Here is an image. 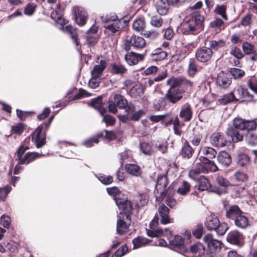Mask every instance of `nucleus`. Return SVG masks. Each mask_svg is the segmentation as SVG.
Wrapping results in <instances>:
<instances>
[{
  "label": "nucleus",
  "instance_id": "56",
  "mask_svg": "<svg viewBox=\"0 0 257 257\" xmlns=\"http://www.w3.org/2000/svg\"><path fill=\"white\" fill-rule=\"evenodd\" d=\"M233 178L238 182H243L246 181L248 177L245 173L238 171L234 174Z\"/></svg>",
  "mask_w": 257,
  "mask_h": 257
},
{
  "label": "nucleus",
  "instance_id": "7",
  "mask_svg": "<svg viewBox=\"0 0 257 257\" xmlns=\"http://www.w3.org/2000/svg\"><path fill=\"white\" fill-rule=\"evenodd\" d=\"M145 45L146 41L143 38L132 35L127 39L125 45V49L126 51H129L131 46L136 49H141L144 48Z\"/></svg>",
  "mask_w": 257,
  "mask_h": 257
},
{
  "label": "nucleus",
  "instance_id": "35",
  "mask_svg": "<svg viewBox=\"0 0 257 257\" xmlns=\"http://www.w3.org/2000/svg\"><path fill=\"white\" fill-rule=\"evenodd\" d=\"M239 208L236 205L231 206L226 212V216L229 219L235 218L236 216L242 213Z\"/></svg>",
  "mask_w": 257,
  "mask_h": 257
},
{
  "label": "nucleus",
  "instance_id": "53",
  "mask_svg": "<svg viewBox=\"0 0 257 257\" xmlns=\"http://www.w3.org/2000/svg\"><path fill=\"white\" fill-rule=\"evenodd\" d=\"M242 47L244 53L246 55L251 54L256 51L253 45L246 42L243 43Z\"/></svg>",
  "mask_w": 257,
  "mask_h": 257
},
{
  "label": "nucleus",
  "instance_id": "8",
  "mask_svg": "<svg viewBox=\"0 0 257 257\" xmlns=\"http://www.w3.org/2000/svg\"><path fill=\"white\" fill-rule=\"evenodd\" d=\"M115 201L118 209L120 210L121 216L130 215L133 210L131 202L126 199L115 198Z\"/></svg>",
  "mask_w": 257,
  "mask_h": 257
},
{
  "label": "nucleus",
  "instance_id": "15",
  "mask_svg": "<svg viewBox=\"0 0 257 257\" xmlns=\"http://www.w3.org/2000/svg\"><path fill=\"white\" fill-rule=\"evenodd\" d=\"M158 213L160 216V222L166 225L174 222L173 218L169 215L170 210L165 205L162 204L158 207Z\"/></svg>",
  "mask_w": 257,
  "mask_h": 257
},
{
  "label": "nucleus",
  "instance_id": "60",
  "mask_svg": "<svg viewBox=\"0 0 257 257\" xmlns=\"http://www.w3.org/2000/svg\"><path fill=\"white\" fill-rule=\"evenodd\" d=\"M37 6L33 3H29L24 9V13L28 16H31L33 14L36 9Z\"/></svg>",
  "mask_w": 257,
  "mask_h": 257
},
{
  "label": "nucleus",
  "instance_id": "40",
  "mask_svg": "<svg viewBox=\"0 0 257 257\" xmlns=\"http://www.w3.org/2000/svg\"><path fill=\"white\" fill-rule=\"evenodd\" d=\"M190 187L189 183L187 181H183L177 189L176 193L179 195L185 196L189 192Z\"/></svg>",
  "mask_w": 257,
  "mask_h": 257
},
{
  "label": "nucleus",
  "instance_id": "4",
  "mask_svg": "<svg viewBox=\"0 0 257 257\" xmlns=\"http://www.w3.org/2000/svg\"><path fill=\"white\" fill-rule=\"evenodd\" d=\"M103 22L107 24L104 26L105 31L109 34L114 35L119 34L122 29V24L120 20L117 19V16L113 15L112 17H106L103 19L101 18Z\"/></svg>",
  "mask_w": 257,
  "mask_h": 257
},
{
  "label": "nucleus",
  "instance_id": "27",
  "mask_svg": "<svg viewBox=\"0 0 257 257\" xmlns=\"http://www.w3.org/2000/svg\"><path fill=\"white\" fill-rule=\"evenodd\" d=\"M210 141L212 145H226V144L223 135L218 132L214 133L211 135Z\"/></svg>",
  "mask_w": 257,
  "mask_h": 257
},
{
  "label": "nucleus",
  "instance_id": "45",
  "mask_svg": "<svg viewBox=\"0 0 257 257\" xmlns=\"http://www.w3.org/2000/svg\"><path fill=\"white\" fill-rule=\"evenodd\" d=\"M214 12L216 14L219 15L223 20H227L226 6L224 5H217L214 10Z\"/></svg>",
  "mask_w": 257,
  "mask_h": 257
},
{
  "label": "nucleus",
  "instance_id": "3",
  "mask_svg": "<svg viewBox=\"0 0 257 257\" xmlns=\"http://www.w3.org/2000/svg\"><path fill=\"white\" fill-rule=\"evenodd\" d=\"M108 108L109 112L115 113L119 109H126L129 104L126 98L121 94L115 93L109 98Z\"/></svg>",
  "mask_w": 257,
  "mask_h": 257
},
{
  "label": "nucleus",
  "instance_id": "12",
  "mask_svg": "<svg viewBox=\"0 0 257 257\" xmlns=\"http://www.w3.org/2000/svg\"><path fill=\"white\" fill-rule=\"evenodd\" d=\"M159 218L156 215L152 221L150 222V229H147V233L148 236L150 237H158L163 234V230L158 227Z\"/></svg>",
  "mask_w": 257,
  "mask_h": 257
},
{
  "label": "nucleus",
  "instance_id": "63",
  "mask_svg": "<svg viewBox=\"0 0 257 257\" xmlns=\"http://www.w3.org/2000/svg\"><path fill=\"white\" fill-rule=\"evenodd\" d=\"M247 85L251 90L257 94V79L254 77H251L248 80Z\"/></svg>",
  "mask_w": 257,
  "mask_h": 257
},
{
  "label": "nucleus",
  "instance_id": "36",
  "mask_svg": "<svg viewBox=\"0 0 257 257\" xmlns=\"http://www.w3.org/2000/svg\"><path fill=\"white\" fill-rule=\"evenodd\" d=\"M190 250L193 253L197 254L198 256H201L205 253V247L202 243H196L190 246Z\"/></svg>",
  "mask_w": 257,
  "mask_h": 257
},
{
  "label": "nucleus",
  "instance_id": "6",
  "mask_svg": "<svg viewBox=\"0 0 257 257\" xmlns=\"http://www.w3.org/2000/svg\"><path fill=\"white\" fill-rule=\"evenodd\" d=\"M212 56V50L205 46L198 48L195 53L197 60L202 63L207 62L211 60Z\"/></svg>",
  "mask_w": 257,
  "mask_h": 257
},
{
  "label": "nucleus",
  "instance_id": "41",
  "mask_svg": "<svg viewBox=\"0 0 257 257\" xmlns=\"http://www.w3.org/2000/svg\"><path fill=\"white\" fill-rule=\"evenodd\" d=\"M127 70L121 64L114 63L111 65L110 72L113 74L122 75L126 72Z\"/></svg>",
  "mask_w": 257,
  "mask_h": 257
},
{
  "label": "nucleus",
  "instance_id": "64",
  "mask_svg": "<svg viewBox=\"0 0 257 257\" xmlns=\"http://www.w3.org/2000/svg\"><path fill=\"white\" fill-rule=\"evenodd\" d=\"M11 190V187L9 186L0 188V200L4 201Z\"/></svg>",
  "mask_w": 257,
  "mask_h": 257
},
{
  "label": "nucleus",
  "instance_id": "19",
  "mask_svg": "<svg viewBox=\"0 0 257 257\" xmlns=\"http://www.w3.org/2000/svg\"><path fill=\"white\" fill-rule=\"evenodd\" d=\"M193 112L191 105L188 103H185L181 106L179 113V116L185 121H190L192 117Z\"/></svg>",
  "mask_w": 257,
  "mask_h": 257
},
{
  "label": "nucleus",
  "instance_id": "30",
  "mask_svg": "<svg viewBox=\"0 0 257 257\" xmlns=\"http://www.w3.org/2000/svg\"><path fill=\"white\" fill-rule=\"evenodd\" d=\"M217 159L218 162L225 166H228L231 163L230 155L225 151L220 152Z\"/></svg>",
  "mask_w": 257,
  "mask_h": 257
},
{
  "label": "nucleus",
  "instance_id": "18",
  "mask_svg": "<svg viewBox=\"0 0 257 257\" xmlns=\"http://www.w3.org/2000/svg\"><path fill=\"white\" fill-rule=\"evenodd\" d=\"M168 183L167 177L165 174L158 176L156 184V190L161 196H163L165 193Z\"/></svg>",
  "mask_w": 257,
  "mask_h": 257
},
{
  "label": "nucleus",
  "instance_id": "43",
  "mask_svg": "<svg viewBox=\"0 0 257 257\" xmlns=\"http://www.w3.org/2000/svg\"><path fill=\"white\" fill-rule=\"evenodd\" d=\"M91 104L93 107L98 110L102 115H104L105 112V110L102 108V98L101 97H98L96 99L92 100Z\"/></svg>",
  "mask_w": 257,
  "mask_h": 257
},
{
  "label": "nucleus",
  "instance_id": "47",
  "mask_svg": "<svg viewBox=\"0 0 257 257\" xmlns=\"http://www.w3.org/2000/svg\"><path fill=\"white\" fill-rule=\"evenodd\" d=\"M146 27V23L144 20L139 19L136 20L133 24V29L137 32L143 31Z\"/></svg>",
  "mask_w": 257,
  "mask_h": 257
},
{
  "label": "nucleus",
  "instance_id": "20",
  "mask_svg": "<svg viewBox=\"0 0 257 257\" xmlns=\"http://www.w3.org/2000/svg\"><path fill=\"white\" fill-rule=\"evenodd\" d=\"M43 127L39 126L32 134V140L35 145H45L46 139L44 135L41 133Z\"/></svg>",
  "mask_w": 257,
  "mask_h": 257
},
{
  "label": "nucleus",
  "instance_id": "26",
  "mask_svg": "<svg viewBox=\"0 0 257 257\" xmlns=\"http://www.w3.org/2000/svg\"><path fill=\"white\" fill-rule=\"evenodd\" d=\"M106 66V62L105 60H101L99 64L94 66L91 71V75L94 77H100Z\"/></svg>",
  "mask_w": 257,
  "mask_h": 257
},
{
  "label": "nucleus",
  "instance_id": "49",
  "mask_svg": "<svg viewBox=\"0 0 257 257\" xmlns=\"http://www.w3.org/2000/svg\"><path fill=\"white\" fill-rule=\"evenodd\" d=\"M249 162V157L245 154H240L237 156V163L240 167H244Z\"/></svg>",
  "mask_w": 257,
  "mask_h": 257
},
{
  "label": "nucleus",
  "instance_id": "46",
  "mask_svg": "<svg viewBox=\"0 0 257 257\" xmlns=\"http://www.w3.org/2000/svg\"><path fill=\"white\" fill-rule=\"evenodd\" d=\"M228 71L234 79H240L245 75L244 70L237 68H230Z\"/></svg>",
  "mask_w": 257,
  "mask_h": 257
},
{
  "label": "nucleus",
  "instance_id": "22",
  "mask_svg": "<svg viewBox=\"0 0 257 257\" xmlns=\"http://www.w3.org/2000/svg\"><path fill=\"white\" fill-rule=\"evenodd\" d=\"M125 60L130 65H135L142 60L144 58L143 55L135 52H127L125 55Z\"/></svg>",
  "mask_w": 257,
  "mask_h": 257
},
{
  "label": "nucleus",
  "instance_id": "9",
  "mask_svg": "<svg viewBox=\"0 0 257 257\" xmlns=\"http://www.w3.org/2000/svg\"><path fill=\"white\" fill-rule=\"evenodd\" d=\"M131 216H119L117 222L116 230L118 233L123 234L125 233L128 230L131 222Z\"/></svg>",
  "mask_w": 257,
  "mask_h": 257
},
{
  "label": "nucleus",
  "instance_id": "34",
  "mask_svg": "<svg viewBox=\"0 0 257 257\" xmlns=\"http://www.w3.org/2000/svg\"><path fill=\"white\" fill-rule=\"evenodd\" d=\"M87 18V14L80 9H78L75 12V21L76 23L80 25L83 26L86 23Z\"/></svg>",
  "mask_w": 257,
  "mask_h": 257
},
{
  "label": "nucleus",
  "instance_id": "50",
  "mask_svg": "<svg viewBox=\"0 0 257 257\" xmlns=\"http://www.w3.org/2000/svg\"><path fill=\"white\" fill-rule=\"evenodd\" d=\"M183 78H172L167 80V83L171 85L170 87L179 89L178 87L182 86Z\"/></svg>",
  "mask_w": 257,
  "mask_h": 257
},
{
  "label": "nucleus",
  "instance_id": "33",
  "mask_svg": "<svg viewBox=\"0 0 257 257\" xmlns=\"http://www.w3.org/2000/svg\"><path fill=\"white\" fill-rule=\"evenodd\" d=\"M199 154L203 155L204 156L203 157H205L206 158H209L212 159L216 156L217 152L214 149L206 146L201 148L199 151Z\"/></svg>",
  "mask_w": 257,
  "mask_h": 257
},
{
  "label": "nucleus",
  "instance_id": "61",
  "mask_svg": "<svg viewBox=\"0 0 257 257\" xmlns=\"http://www.w3.org/2000/svg\"><path fill=\"white\" fill-rule=\"evenodd\" d=\"M135 107L134 105V109L132 113H131V120H138L142 116H143L145 112L143 110H139L138 111L135 112Z\"/></svg>",
  "mask_w": 257,
  "mask_h": 257
},
{
  "label": "nucleus",
  "instance_id": "31",
  "mask_svg": "<svg viewBox=\"0 0 257 257\" xmlns=\"http://www.w3.org/2000/svg\"><path fill=\"white\" fill-rule=\"evenodd\" d=\"M125 169L127 173L136 177L140 176L142 173L140 167L135 164H126Z\"/></svg>",
  "mask_w": 257,
  "mask_h": 257
},
{
  "label": "nucleus",
  "instance_id": "38",
  "mask_svg": "<svg viewBox=\"0 0 257 257\" xmlns=\"http://www.w3.org/2000/svg\"><path fill=\"white\" fill-rule=\"evenodd\" d=\"M198 71L197 64L194 59H190L187 68V74L190 77L194 76Z\"/></svg>",
  "mask_w": 257,
  "mask_h": 257
},
{
  "label": "nucleus",
  "instance_id": "2",
  "mask_svg": "<svg viewBox=\"0 0 257 257\" xmlns=\"http://www.w3.org/2000/svg\"><path fill=\"white\" fill-rule=\"evenodd\" d=\"M206 227L210 230H215L218 234H224L228 228L225 222L220 223L218 218L215 215L209 216L205 222Z\"/></svg>",
  "mask_w": 257,
  "mask_h": 257
},
{
  "label": "nucleus",
  "instance_id": "44",
  "mask_svg": "<svg viewBox=\"0 0 257 257\" xmlns=\"http://www.w3.org/2000/svg\"><path fill=\"white\" fill-rule=\"evenodd\" d=\"M134 249H137L142 246H144L148 243V240L147 238L138 236L132 241Z\"/></svg>",
  "mask_w": 257,
  "mask_h": 257
},
{
  "label": "nucleus",
  "instance_id": "1",
  "mask_svg": "<svg viewBox=\"0 0 257 257\" xmlns=\"http://www.w3.org/2000/svg\"><path fill=\"white\" fill-rule=\"evenodd\" d=\"M203 17L198 12L192 13L188 17L187 20L183 25V33L185 35L196 34L204 28Z\"/></svg>",
  "mask_w": 257,
  "mask_h": 257
},
{
  "label": "nucleus",
  "instance_id": "57",
  "mask_svg": "<svg viewBox=\"0 0 257 257\" xmlns=\"http://www.w3.org/2000/svg\"><path fill=\"white\" fill-rule=\"evenodd\" d=\"M234 127L240 130H244L245 120L240 118H235L233 121Z\"/></svg>",
  "mask_w": 257,
  "mask_h": 257
},
{
  "label": "nucleus",
  "instance_id": "39",
  "mask_svg": "<svg viewBox=\"0 0 257 257\" xmlns=\"http://www.w3.org/2000/svg\"><path fill=\"white\" fill-rule=\"evenodd\" d=\"M167 56V53L162 51L161 49H157L154 50L151 54V58L154 61H160L165 59Z\"/></svg>",
  "mask_w": 257,
  "mask_h": 257
},
{
  "label": "nucleus",
  "instance_id": "28",
  "mask_svg": "<svg viewBox=\"0 0 257 257\" xmlns=\"http://www.w3.org/2000/svg\"><path fill=\"white\" fill-rule=\"evenodd\" d=\"M169 5L167 0H159L156 4L157 11L161 15H165L168 12Z\"/></svg>",
  "mask_w": 257,
  "mask_h": 257
},
{
  "label": "nucleus",
  "instance_id": "42",
  "mask_svg": "<svg viewBox=\"0 0 257 257\" xmlns=\"http://www.w3.org/2000/svg\"><path fill=\"white\" fill-rule=\"evenodd\" d=\"M134 109V104L130 103L129 106L127 107V108L125 110V112L126 113L125 115H119L118 118L119 120L123 122H126L128 120H131V113H132V111Z\"/></svg>",
  "mask_w": 257,
  "mask_h": 257
},
{
  "label": "nucleus",
  "instance_id": "25",
  "mask_svg": "<svg viewBox=\"0 0 257 257\" xmlns=\"http://www.w3.org/2000/svg\"><path fill=\"white\" fill-rule=\"evenodd\" d=\"M44 155H45L42 153L40 154L36 152H28L23 159H21L20 161H19V163L20 164H28L39 157Z\"/></svg>",
  "mask_w": 257,
  "mask_h": 257
},
{
  "label": "nucleus",
  "instance_id": "48",
  "mask_svg": "<svg viewBox=\"0 0 257 257\" xmlns=\"http://www.w3.org/2000/svg\"><path fill=\"white\" fill-rule=\"evenodd\" d=\"M171 191L170 187H169L167 190V195L165 196V202L169 207L173 208L176 205L177 202L176 200L173 198V196L171 193Z\"/></svg>",
  "mask_w": 257,
  "mask_h": 257
},
{
  "label": "nucleus",
  "instance_id": "37",
  "mask_svg": "<svg viewBox=\"0 0 257 257\" xmlns=\"http://www.w3.org/2000/svg\"><path fill=\"white\" fill-rule=\"evenodd\" d=\"M198 181L199 182L198 188L200 191L207 190L211 187V183L204 176H200Z\"/></svg>",
  "mask_w": 257,
  "mask_h": 257
},
{
  "label": "nucleus",
  "instance_id": "5",
  "mask_svg": "<svg viewBox=\"0 0 257 257\" xmlns=\"http://www.w3.org/2000/svg\"><path fill=\"white\" fill-rule=\"evenodd\" d=\"M203 240L207 245V253L211 256L215 255L221 248V242L219 240L214 239L211 234L205 235L203 237Z\"/></svg>",
  "mask_w": 257,
  "mask_h": 257
},
{
  "label": "nucleus",
  "instance_id": "51",
  "mask_svg": "<svg viewBox=\"0 0 257 257\" xmlns=\"http://www.w3.org/2000/svg\"><path fill=\"white\" fill-rule=\"evenodd\" d=\"M219 102L221 104H226L232 101H235V95L233 92L226 94L223 96L222 98L219 99Z\"/></svg>",
  "mask_w": 257,
  "mask_h": 257
},
{
  "label": "nucleus",
  "instance_id": "13",
  "mask_svg": "<svg viewBox=\"0 0 257 257\" xmlns=\"http://www.w3.org/2000/svg\"><path fill=\"white\" fill-rule=\"evenodd\" d=\"M170 247L176 251L183 253L187 251L184 246L183 238L179 235H175L172 239L169 240Z\"/></svg>",
  "mask_w": 257,
  "mask_h": 257
},
{
  "label": "nucleus",
  "instance_id": "10",
  "mask_svg": "<svg viewBox=\"0 0 257 257\" xmlns=\"http://www.w3.org/2000/svg\"><path fill=\"white\" fill-rule=\"evenodd\" d=\"M234 95L236 101L240 100L241 102H251L253 99V95L241 86H239L234 90Z\"/></svg>",
  "mask_w": 257,
  "mask_h": 257
},
{
  "label": "nucleus",
  "instance_id": "29",
  "mask_svg": "<svg viewBox=\"0 0 257 257\" xmlns=\"http://www.w3.org/2000/svg\"><path fill=\"white\" fill-rule=\"evenodd\" d=\"M202 173V169L198 160L193 165L192 169L189 172V177L193 180H198L199 178V174Z\"/></svg>",
  "mask_w": 257,
  "mask_h": 257
},
{
  "label": "nucleus",
  "instance_id": "21",
  "mask_svg": "<svg viewBox=\"0 0 257 257\" xmlns=\"http://www.w3.org/2000/svg\"><path fill=\"white\" fill-rule=\"evenodd\" d=\"M235 225L241 229H245L249 225L248 218L242 212L234 218Z\"/></svg>",
  "mask_w": 257,
  "mask_h": 257
},
{
  "label": "nucleus",
  "instance_id": "24",
  "mask_svg": "<svg viewBox=\"0 0 257 257\" xmlns=\"http://www.w3.org/2000/svg\"><path fill=\"white\" fill-rule=\"evenodd\" d=\"M149 198L145 194H139L134 197L133 203L138 208L146 205L148 202Z\"/></svg>",
  "mask_w": 257,
  "mask_h": 257
},
{
  "label": "nucleus",
  "instance_id": "14",
  "mask_svg": "<svg viewBox=\"0 0 257 257\" xmlns=\"http://www.w3.org/2000/svg\"><path fill=\"white\" fill-rule=\"evenodd\" d=\"M183 92L180 89L170 87L165 95V98L168 102L175 104L182 99Z\"/></svg>",
  "mask_w": 257,
  "mask_h": 257
},
{
  "label": "nucleus",
  "instance_id": "54",
  "mask_svg": "<svg viewBox=\"0 0 257 257\" xmlns=\"http://www.w3.org/2000/svg\"><path fill=\"white\" fill-rule=\"evenodd\" d=\"M209 48L212 50H217L219 48L223 47L225 45V42L222 40H219L218 41L212 40L209 42Z\"/></svg>",
  "mask_w": 257,
  "mask_h": 257
},
{
  "label": "nucleus",
  "instance_id": "58",
  "mask_svg": "<svg viewBox=\"0 0 257 257\" xmlns=\"http://www.w3.org/2000/svg\"><path fill=\"white\" fill-rule=\"evenodd\" d=\"M174 124H173V130L175 134L180 136L182 134V131H181V124L180 123L179 118L177 116H175V119L174 120Z\"/></svg>",
  "mask_w": 257,
  "mask_h": 257
},
{
  "label": "nucleus",
  "instance_id": "32",
  "mask_svg": "<svg viewBox=\"0 0 257 257\" xmlns=\"http://www.w3.org/2000/svg\"><path fill=\"white\" fill-rule=\"evenodd\" d=\"M64 31L70 35L71 39L73 40L74 43L76 46H78L79 45V42L78 40V32L76 29L74 28L72 26L69 25L64 28Z\"/></svg>",
  "mask_w": 257,
  "mask_h": 257
},
{
  "label": "nucleus",
  "instance_id": "17",
  "mask_svg": "<svg viewBox=\"0 0 257 257\" xmlns=\"http://www.w3.org/2000/svg\"><path fill=\"white\" fill-rule=\"evenodd\" d=\"M226 239L231 244L241 245L243 239V235L239 231L234 230L228 233Z\"/></svg>",
  "mask_w": 257,
  "mask_h": 257
},
{
  "label": "nucleus",
  "instance_id": "16",
  "mask_svg": "<svg viewBox=\"0 0 257 257\" xmlns=\"http://www.w3.org/2000/svg\"><path fill=\"white\" fill-rule=\"evenodd\" d=\"M231 78L223 72L219 73L216 80V84L221 89L227 88L231 84Z\"/></svg>",
  "mask_w": 257,
  "mask_h": 257
},
{
  "label": "nucleus",
  "instance_id": "62",
  "mask_svg": "<svg viewBox=\"0 0 257 257\" xmlns=\"http://www.w3.org/2000/svg\"><path fill=\"white\" fill-rule=\"evenodd\" d=\"M216 181L217 184L222 187H228L231 185L229 181L222 175H218L216 177Z\"/></svg>",
  "mask_w": 257,
  "mask_h": 257
},
{
  "label": "nucleus",
  "instance_id": "55",
  "mask_svg": "<svg viewBox=\"0 0 257 257\" xmlns=\"http://www.w3.org/2000/svg\"><path fill=\"white\" fill-rule=\"evenodd\" d=\"M194 152V149L191 146H184L182 149L181 154L183 157L190 158Z\"/></svg>",
  "mask_w": 257,
  "mask_h": 257
},
{
  "label": "nucleus",
  "instance_id": "23",
  "mask_svg": "<svg viewBox=\"0 0 257 257\" xmlns=\"http://www.w3.org/2000/svg\"><path fill=\"white\" fill-rule=\"evenodd\" d=\"M226 135L231 139L233 143H238L243 140V136L233 127H229L226 131Z\"/></svg>",
  "mask_w": 257,
  "mask_h": 257
},
{
  "label": "nucleus",
  "instance_id": "59",
  "mask_svg": "<svg viewBox=\"0 0 257 257\" xmlns=\"http://www.w3.org/2000/svg\"><path fill=\"white\" fill-rule=\"evenodd\" d=\"M163 20L160 17L153 16L152 17L150 23L151 24L155 27L159 28L161 27L163 24Z\"/></svg>",
  "mask_w": 257,
  "mask_h": 257
},
{
  "label": "nucleus",
  "instance_id": "11",
  "mask_svg": "<svg viewBox=\"0 0 257 257\" xmlns=\"http://www.w3.org/2000/svg\"><path fill=\"white\" fill-rule=\"evenodd\" d=\"M202 173H208L209 172H215L218 168L214 162L209 160L205 157H200L198 160Z\"/></svg>",
  "mask_w": 257,
  "mask_h": 257
},
{
  "label": "nucleus",
  "instance_id": "52",
  "mask_svg": "<svg viewBox=\"0 0 257 257\" xmlns=\"http://www.w3.org/2000/svg\"><path fill=\"white\" fill-rule=\"evenodd\" d=\"M254 18L253 15L247 14L242 18L240 24L243 26H249L254 22Z\"/></svg>",
  "mask_w": 257,
  "mask_h": 257
}]
</instances>
